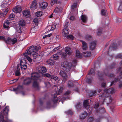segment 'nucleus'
I'll return each mask as SVG.
<instances>
[{"label":"nucleus","mask_w":122,"mask_h":122,"mask_svg":"<svg viewBox=\"0 0 122 122\" xmlns=\"http://www.w3.org/2000/svg\"><path fill=\"white\" fill-rule=\"evenodd\" d=\"M23 14L24 16L26 18L30 16V11L28 10H25L23 12Z\"/></svg>","instance_id":"nucleus-17"},{"label":"nucleus","mask_w":122,"mask_h":122,"mask_svg":"<svg viewBox=\"0 0 122 122\" xmlns=\"http://www.w3.org/2000/svg\"><path fill=\"white\" fill-rule=\"evenodd\" d=\"M119 79V77H118L117 78H115L114 80L111 82V86H112L113 84L115 82H117L118 81V80Z\"/></svg>","instance_id":"nucleus-46"},{"label":"nucleus","mask_w":122,"mask_h":122,"mask_svg":"<svg viewBox=\"0 0 122 122\" xmlns=\"http://www.w3.org/2000/svg\"><path fill=\"white\" fill-rule=\"evenodd\" d=\"M94 71V70L92 69H91L90 71V72L88 74H93V73H94V72H93Z\"/></svg>","instance_id":"nucleus-61"},{"label":"nucleus","mask_w":122,"mask_h":122,"mask_svg":"<svg viewBox=\"0 0 122 122\" xmlns=\"http://www.w3.org/2000/svg\"><path fill=\"white\" fill-rule=\"evenodd\" d=\"M32 81V80L30 78H27L24 80L23 83V85H28L31 83Z\"/></svg>","instance_id":"nucleus-12"},{"label":"nucleus","mask_w":122,"mask_h":122,"mask_svg":"<svg viewBox=\"0 0 122 122\" xmlns=\"http://www.w3.org/2000/svg\"><path fill=\"white\" fill-rule=\"evenodd\" d=\"M46 107L47 108H49L51 107V103L50 102H48L46 104Z\"/></svg>","instance_id":"nucleus-51"},{"label":"nucleus","mask_w":122,"mask_h":122,"mask_svg":"<svg viewBox=\"0 0 122 122\" xmlns=\"http://www.w3.org/2000/svg\"><path fill=\"white\" fill-rule=\"evenodd\" d=\"M59 56L58 55L56 54H55L52 56V57L54 60H56L58 58Z\"/></svg>","instance_id":"nucleus-39"},{"label":"nucleus","mask_w":122,"mask_h":122,"mask_svg":"<svg viewBox=\"0 0 122 122\" xmlns=\"http://www.w3.org/2000/svg\"><path fill=\"white\" fill-rule=\"evenodd\" d=\"M66 38L68 39H74V37L72 35H69L66 36Z\"/></svg>","instance_id":"nucleus-43"},{"label":"nucleus","mask_w":122,"mask_h":122,"mask_svg":"<svg viewBox=\"0 0 122 122\" xmlns=\"http://www.w3.org/2000/svg\"><path fill=\"white\" fill-rule=\"evenodd\" d=\"M106 11L105 10H102L101 11V14L102 15H105L106 14Z\"/></svg>","instance_id":"nucleus-45"},{"label":"nucleus","mask_w":122,"mask_h":122,"mask_svg":"<svg viewBox=\"0 0 122 122\" xmlns=\"http://www.w3.org/2000/svg\"><path fill=\"white\" fill-rule=\"evenodd\" d=\"M37 3L36 0L33 1L30 6V8L32 10H34L37 8Z\"/></svg>","instance_id":"nucleus-15"},{"label":"nucleus","mask_w":122,"mask_h":122,"mask_svg":"<svg viewBox=\"0 0 122 122\" xmlns=\"http://www.w3.org/2000/svg\"><path fill=\"white\" fill-rule=\"evenodd\" d=\"M96 43L95 41L91 42L89 46L90 50H94L96 46Z\"/></svg>","instance_id":"nucleus-14"},{"label":"nucleus","mask_w":122,"mask_h":122,"mask_svg":"<svg viewBox=\"0 0 122 122\" xmlns=\"http://www.w3.org/2000/svg\"><path fill=\"white\" fill-rule=\"evenodd\" d=\"M65 52L68 55L71 54L72 53V51L71 49L69 47H66V48Z\"/></svg>","instance_id":"nucleus-23"},{"label":"nucleus","mask_w":122,"mask_h":122,"mask_svg":"<svg viewBox=\"0 0 122 122\" xmlns=\"http://www.w3.org/2000/svg\"><path fill=\"white\" fill-rule=\"evenodd\" d=\"M23 86H19L17 88L15 89H14V90L15 91H18L19 90H20L23 89Z\"/></svg>","instance_id":"nucleus-38"},{"label":"nucleus","mask_w":122,"mask_h":122,"mask_svg":"<svg viewBox=\"0 0 122 122\" xmlns=\"http://www.w3.org/2000/svg\"><path fill=\"white\" fill-rule=\"evenodd\" d=\"M68 23L66 22L65 23L64 26V29L62 30V35L64 37H66L68 35L69 32L68 31Z\"/></svg>","instance_id":"nucleus-9"},{"label":"nucleus","mask_w":122,"mask_h":122,"mask_svg":"<svg viewBox=\"0 0 122 122\" xmlns=\"http://www.w3.org/2000/svg\"><path fill=\"white\" fill-rule=\"evenodd\" d=\"M120 64L122 66V61H121ZM120 71L121 72L120 74L119 77L120 78L119 79V81H121V82L120 83L118 86L119 88H121L122 87V67H119L118 69V72H119Z\"/></svg>","instance_id":"nucleus-6"},{"label":"nucleus","mask_w":122,"mask_h":122,"mask_svg":"<svg viewBox=\"0 0 122 122\" xmlns=\"http://www.w3.org/2000/svg\"><path fill=\"white\" fill-rule=\"evenodd\" d=\"M71 8L72 10H78L77 8V3H74L72 5Z\"/></svg>","instance_id":"nucleus-31"},{"label":"nucleus","mask_w":122,"mask_h":122,"mask_svg":"<svg viewBox=\"0 0 122 122\" xmlns=\"http://www.w3.org/2000/svg\"><path fill=\"white\" fill-rule=\"evenodd\" d=\"M83 55L85 57L89 56L91 55V52L90 51H88L86 52H83Z\"/></svg>","instance_id":"nucleus-33"},{"label":"nucleus","mask_w":122,"mask_h":122,"mask_svg":"<svg viewBox=\"0 0 122 122\" xmlns=\"http://www.w3.org/2000/svg\"><path fill=\"white\" fill-rule=\"evenodd\" d=\"M77 60H73L72 64L66 61H64L61 64V66L63 69L66 72L71 71V66H75L76 65Z\"/></svg>","instance_id":"nucleus-2"},{"label":"nucleus","mask_w":122,"mask_h":122,"mask_svg":"<svg viewBox=\"0 0 122 122\" xmlns=\"http://www.w3.org/2000/svg\"><path fill=\"white\" fill-rule=\"evenodd\" d=\"M75 17L73 16H71L70 18V20H71V21H73V20H75Z\"/></svg>","instance_id":"nucleus-62"},{"label":"nucleus","mask_w":122,"mask_h":122,"mask_svg":"<svg viewBox=\"0 0 122 122\" xmlns=\"http://www.w3.org/2000/svg\"><path fill=\"white\" fill-rule=\"evenodd\" d=\"M25 56L26 58L30 62H32V60L31 59L30 57L28 56L26 54H25Z\"/></svg>","instance_id":"nucleus-44"},{"label":"nucleus","mask_w":122,"mask_h":122,"mask_svg":"<svg viewBox=\"0 0 122 122\" xmlns=\"http://www.w3.org/2000/svg\"><path fill=\"white\" fill-rule=\"evenodd\" d=\"M81 103L79 102L78 103L76 106V107L77 109H78L81 106Z\"/></svg>","instance_id":"nucleus-58"},{"label":"nucleus","mask_w":122,"mask_h":122,"mask_svg":"<svg viewBox=\"0 0 122 122\" xmlns=\"http://www.w3.org/2000/svg\"><path fill=\"white\" fill-rule=\"evenodd\" d=\"M82 48L83 50H86L87 48V46L86 43V42L83 41H82Z\"/></svg>","instance_id":"nucleus-21"},{"label":"nucleus","mask_w":122,"mask_h":122,"mask_svg":"<svg viewBox=\"0 0 122 122\" xmlns=\"http://www.w3.org/2000/svg\"><path fill=\"white\" fill-rule=\"evenodd\" d=\"M40 8L41 9H45L48 6V4L46 2H44L40 3Z\"/></svg>","instance_id":"nucleus-13"},{"label":"nucleus","mask_w":122,"mask_h":122,"mask_svg":"<svg viewBox=\"0 0 122 122\" xmlns=\"http://www.w3.org/2000/svg\"><path fill=\"white\" fill-rule=\"evenodd\" d=\"M13 10L15 13H20L22 9L20 6H17L13 9Z\"/></svg>","instance_id":"nucleus-16"},{"label":"nucleus","mask_w":122,"mask_h":122,"mask_svg":"<svg viewBox=\"0 0 122 122\" xmlns=\"http://www.w3.org/2000/svg\"><path fill=\"white\" fill-rule=\"evenodd\" d=\"M119 10H122V0H121L120 2V4L118 8Z\"/></svg>","instance_id":"nucleus-49"},{"label":"nucleus","mask_w":122,"mask_h":122,"mask_svg":"<svg viewBox=\"0 0 122 122\" xmlns=\"http://www.w3.org/2000/svg\"><path fill=\"white\" fill-rule=\"evenodd\" d=\"M87 40H90L92 38V36H91L88 35L86 37Z\"/></svg>","instance_id":"nucleus-59"},{"label":"nucleus","mask_w":122,"mask_h":122,"mask_svg":"<svg viewBox=\"0 0 122 122\" xmlns=\"http://www.w3.org/2000/svg\"><path fill=\"white\" fill-rule=\"evenodd\" d=\"M33 86L34 88L38 89L39 88V84L36 81H34L33 85Z\"/></svg>","instance_id":"nucleus-30"},{"label":"nucleus","mask_w":122,"mask_h":122,"mask_svg":"<svg viewBox=\"0 0 122 122\" xmlns=\"http://www.w3.org/2000/svg\"><path fill=\"white\" fill-rule=\"evenodd\" d=\"M56 26L55 25H51V30H54L56 28Z\"/></svg>","instance_id":"nucleus-60"},{"label":"nucleus","mask_w":122,"mask_h":122,"mask_svg":"<svg viewBox=\"0 0 122 122\" xmlns=\"http://www.w3.org/2000/svg\"><path fill=\"white\" fill-rule=\"evenodd\" d=\"M40 76V75L39 74L36 72H34L31 74L30 78L32 80H37Z\"/></svg>","instance_id":"nucleus-11"},{"label":"nucleus","mask_w":122,"mask_h":122,"mask_svg":"<svg viewBox=\"0 0 122 122\" xmlns=\"http://www.w3.org/2000/svg\"><path fill=\"white\" fill-rule=\"evenodd\" d=\"M25 21L23 20H20L19 22V24L20 26H24L25 25Z\"/></svg>","instance_id":"nucleus-29"},{"label":"nucleus","mask_w":122,"mask_h":122,"mask_svg":"<svg viewBox=\"0 0 122 122\" xmlns=\"http://www.w3.org/2000/svg\"><path fill=\"white\" fill-rule=\"evenodd\" d=\"M45 84L46 85V86L47 87H49L51 86V84H50L49 82H47L45 83Z\"/></svg>","instance_id":"nucleus-52"},{"label":"nucleus","mask_w":122,"mask_h":122,"mask_svg":"<svg viewBox=\"0 0 122 122\" xmlns=\"http://www.w3.org/2000/svg\"><path fill=\"white\" fill-rule=\"evenodd\" d=\"M74 81H68L67 85V86L69 88H71L73 86Z\"/></svg>","instance_id":"nucleus-26"},{"label":"nucleus","mask_w":122,"mask_h":122,"mask_svg":"<svg viewBox=\"0 0 122 122\" xmlns=\"http://www.w3.org/2000/svg\"><path fill=\"white\" fill-rule=\"evenodd\" d=\"M9 8H7L6 10L4 11V12L1 13L0 14V17L2 18L3 17H4L9 10Z\"/></svg>","instance_id":"nucleus-24"},{"label":"nucleus","mask_w":122,"mask_h":122,"mask_svg":"<svg viewBox=\"0 0 122 122\" xmlns=\"http://www.w3.org/2000/svg\"><path fill=\"white\" fill-rule=\"evenodd\" d=\"M9 111V107L8 106L6 107L4 109L3 112H0V122H11L12 120L9 119L7 117H6V120L4 119V115L7 116V115L8 112Z\"/></svg>","instance_id":"nucleus-3"},{"label":"nucleus","mask_w":122,"mask_h":122,"mask_svg":"<svg viewBox=\"0 0 122 122\" xmlns=\"http://www.w3.org/2000/svg\"><path fill=\"white\" fill-rule=\"evenodd\" d=\"M60 1H59V0H51V4L52 6L53 5L55 4H60Z\"/></svg>","instance_id":"nucleus-27"},{"label":"nucleus","mask_w":122,"mask_h":122,"mask_svg":"<svg viewBox=\"0 0 122 122\" xmlns=\"http://www.w3.org/2000/svg\"><path fill=\"white\" fill-rule=\"evenodd\" d=\"M18 66V65L17 66V69L15 72V75L16 76H19L20 75V68Z\"/></svg>","instance_id":"nucleus-25"},{"label":"nucleus","mask_w":122,"mask_h":122,"mask_svg":"<svg viewBox=\"0 0 122 122\" xmlns=\"http://www.w3.org/2000/svg\"><path fill=\"white\" fill-rule=\"evenodd\" d=\"M38 49V47L36 46H30L27 51L28 54L31 55L33 56L34 58H36L37 54L36 52Z\"/></svg>","instance_id":"nucleus-4"},{"label":"nucleus","mask_w":122,"mask_h":122,"mask_svg":"<svg viewBox=\"0 0 122 122\" xmlns=\"http://www.w3.org/2000/svg\"><path fill=\"white\" fill-rule=\"evenodd\" d=\"M45 76L47 77H51H51L52 76V75H51V74L49 73H47L45 74Z\"/></svg>","instance_id":"nucleus-55"},{"label":"nucleus","mask_w":122,"mask_h":122,"mask_svg":"<svg viewBox=\"0 0 122 122\" xmlns=\"http://www.w3.org/2000/svg\"><path fill=\"white\" fill-rule=\"evenodd\" d=\"M51 25H49L47 26L46 29L48 30V32H49L51 30Z\"/></svg>","instance_id":"nucleus-53"},{"label":"nucleus","mask_w":122,"mask_h":122,"mask_svg":"<svg viewBox=\"0 0 122 122\" xmlns=\"http://www.w3.org/2000/svg\"><path fill=\"white\" fill-rule=\"evenodd\" d=\"M17 41V39L15 38H11L10 37L7 38V44L13 45L16 43Z\"/></svg>","instance_id":"nucleus-8"},{"label":"nucleus","mask_w":122,"mask_h":122,"mask_svg":"<svg viewBox=\"0 0 122 122\" xmlns=\"http://www.w3.org/2000/svg\"><path fill=\"white\" fill-rule=\"evenodd\" d=\"M61 57L63 58H65L66 56V54L65 52H62L60 54Z\"/></svg>","instance_id":"nucleus-47"},{"label":"nucleus","mask_w":122,"mask_h":122,"mask_svg":"<svg viewBox=\"0 0 122 122\" xmlns=\"http://www.w3.org/2000/svg\"><path fill=\"white\" fill-rule=\"evenodd\" d=\"M93 119V117H89L87 119V121L89 122H92Z\"/></svg>","instance_id":"nucleus-54"},{"label":"nucleus","mask_w":122,"mask_h":122,"mask_svg":"<svg viewBox=\"0 0 122 122\" xmlns=\"http://www.w3.org/2000/svg\"><path fill=\"white\" fill-rule=\"evenodd\" d=\"M62 88L61 87L58 91H56L55 93L52 94V96L53 97L52 100L54 103H56L58 101V98L57 97L56 94L60 95L62 92Z\"/></svg>","instance_id":"nucleus-5"},{"label":"nucleus","mask_w":122,"mask_h":122,"mask_svg":"<svg viewBox=\"0 0 122 122\" xmlns=\"http://www.w3.org/2000/svg\"><path fill=\"white\" fill-rule=\"evenodd\" d=\"M10 22L9 20H6L4 24L3 27L5 28H8L9 27L8 26L10 24Z\"/></svg>","instance_id":"nucleus-20"},{"label":"nucleus","mask_w":122,"mask_h":122,"mask_svg":"<svg viewBox=\"0 0 122 122\" xmlns=\"http://www.w3.org/2000/svg\"><path fill=\"white\" fill-rule=\"evenodd\" d=\"M51 78L55 80L56 81H58V77L56 76H52L51 77Z\"/></svg>","instance_id":"nucleus-42"},{"label":"nucleus","mask_w":122,"mask_h":122,"mask_svg":"<svg viewBox=\"0 0 122 122\" xmlns=\"http://www.w3.org/2000/svg\"><path fill=\"white\" fill-rule=\"evenodd\" d=\"M67 114L69 115H71L73 113L72 112L71 110H69L65 112Z\"/></svg>","instance_id":"nucleus-48"},{"label":"nucleus","mask_w":122,"mask_h":122,"mask_svg":"<svg viewBox=\"0 0 122 122\" xmlns=\"http://www.w3.org/2000/svg\"><path fill=\"white\" fill-rule=\"evenodd\" d=\"M88 100L84 101L83 102V106L86 109H88L90 107V106L89 105Z\"/></svg>","instance_id":"nucleus-19"},{"label":"nucleus","mask_w":122,"mask_h":122,"mask_svg":"<svg viewBox=\"0 0 122 122\" xmlns=\"http://www.w3.org/2000/svg\"><path fill=\"white\" fill-rule=\"evenodd\" d=\"M46 62L49 65H53L54 63L53 61L51 59L48 60L46 61Z\"/></svg>","instance_id":"nucleus-35"},{"label":"nucleus","mask_w":122,"mask_h":122,"mask_svg":"<svg viewBox=\"0 0 122 122\" xmlns=\"http://www.w3.org/2000/svg\"><path fill=\"white\" fill-rule=\"evenodd\" d=\"M8 3L7 2H5L1 5V6L2 8V10L5 9V10L7 8H9L7 7L9 5V4H8Z\"/></svg>","instance_id":"nucleus-18"},{"label":"nucleus","mask_w":122,"mask_h":122,"mask_svg":"<svg viewBox=\"0 0 122 122\" xmlns=\"http://www.w3.org/2000/svg\"><path fill=\"white\" fill-rule=\"evenodd\" d=\"M59 74L63 78L62 80V83H64L67 80L68 78V76L65 71L61 70L60 71Z\"/></svg>","instance_id":"nucleus-7"},{"label":"nucleus","mask_w":122,"mask_h":122,"mask_svg":"<svg viewBox=\"0 0 122 122\" xmlns=\"http://www.w3.org/2000/svg\"><path fill=\"white\" fill-rule=\"evenodd\" d=\"M116 48L114 47H113V46H110L109 49V51H111L112 50H114Z\"/></svg>","instance_id":"nucleus-50"},{"label":"nucleus","mask_w":122,"mask_h":122,"mask_svg":"<svg viewBox=\"0 0 122 122\" xmlns=\"http://www.w3.org/2000/svg\"><path fill=\"white\" fill-rule=\"evenodd\" d=\"M51 35H52L51 34H50L48 35H45V36H43V38L44 39L46 37H50V36H51Z\"/></svg>","instance_id":"nucleus-57"},{"label":"nucleus","mask_w":122,"mask_h":122,"mask_svg":"<svg viewBox=\"0 0 122 122\" xmlns=\"http://www.w3.org/2000/svg\"><path fill=\"white\" fill-rule=\"evenodd\" d=\"M26 62L25 60H21L20 61V66H22L26 65Z\"/></svg>","instance_id":"nucleus-37"},{"label":"nucleus","mask_w":122,"mask_h":122,"mask_svg":"<svg viewBox=\"0 0 122 122\" xmlns=\"http://www.w3.org/2000/svg\"><path fill=\"white\" fill-rule=\"evenodd\" d=\"M43 13V12L41 11H39L36 12L35 15L37 16L40 17L42 15Z\"/></svg>","instance_id":"nucleus-36"},{"label":"nucleus","mask_w":122,"mask_h":122,"mask_svg":"<svg viewBox=\"0 0 122 122\" xmlns=\"http://www.w3.org/2000/svg\"><path fill=\"white\" fill-rule=\"evenodd\" d=\"M115 92V89L113 88H109L107 90L104 91V93L99 97V99H100V102L102 104L103 103L105 100L109 101L108 103L111 102L112 99L111 97L109 96V94H113Z\"/></svg>","instance_id":"nucleus-1"},{"label":"nucleus","mask_w":122,"mask_h":122,"mask_svg":"<svg viewBox=\"0 0 122 122\" xmlns=\"http://www.w3.org/2000/svg\"><path fill=\"white\" fill-rule=\"evenodd\" d=\"M86 81L89 84H90L92 82V81L91 79L90 78H87L86 79Z\"/></svg>","instance_id":"nucleus-41"},{"label":"nucleus","mask_w":122,"mask_h":122,"mask_svg":"<svg viewBox=\"0 0 122 122\" xmlns=\"http://www.w3.org/2000/svg\"><path fill=\"white\" fill-rule=\"evenodd\" d=\"M15 16V15L14 14H11L9 16L10 19L11 20H13Z\"/></svg>","instance_id":"nucleus-40"},{"label":"nucleus","mask_w":122,"mask_h":122,"mask_svg":"<svg viewBox=\"0 0 122 122\" xmlns=\"http://www.w3.org/2000/svg\"><path fill=\"white\" fill-rule=\"evenodd\" d=\"M0 40H1L5 42L7 44V38H6L4 36H0Z\"/></svg>","instance_id":"nucleus-34"},{"label":"nucleus","mask_w":122,"mask_h":122,"mask_svg":"<svg viewBox=\"0 0 122 122\" xmlns=\"http://www.w3.org/2000/svg\"><path fill=\"white\" fill-rule=\"evenodd\" d=\"M82 55L80 53L78 50H76V57L77 58H80L81 57Z\"/></svg>","instance_id":"nucleus-28"},{"label":"nucleus","mask_w":122,"mask_h":122,"mask_svg":"<svg viewBox=\"0 0 122 122\" xmlns=\"http://www.w3.org/2000/svg\"><path fill=\"white\" fill-rule=\"evenodd\" d=\"M81 19L82 21L84 22H86L87 20V16L84 15H82L81 16Z\"/></svg>","instance_id":"nucleus-22"},{"label":"nucleus","mask_w":122,"mask_h":122,"mask_svg":"<svg viewBox=\"0 0 122 122\" xmlns=\"http://www.w3.org/2000/svg\"><path fill=\"white\" fill-rule=\"evenodd\" d=\"M20 66L21 69L22 70H25L27 68L26 65L22 66Z\"/></svg>","instance_id":"nucleus-56"},{"label":"nucleus","mask_w":122,"mask_h":122,"mask_svg":"<svg viewBox=\"0 0 122 122\" xmlns=\"http://www.w3.org/2000/svg\"><path fill=\"white\" fill-rule=\"evenodd\" d=\"M87 113L86 112H84V113L81 115L80 116V118L81 119H84L87 115Z\"/></svg>","instance_id":"nucleus-32"},{"label":"nucleus","mask_w":122,"mask_h":122,"mask_svg":"<svg viewBox=\"0 0 122 122\" xmlns=\"http://www.w3.org/2000/svg\"><path fill=\"white\" fill-rule=\"evenodd\" d=\"M38 72L40 73H43L46 71V67L43 66H39L37 68Z\"/></svg>","instance_id":"nucleus-10"},{"label":"nucleus","mask_w":122,"mask_h":122,"mask_svg":"<svg viewBox=\"0 0 122 122\" xmlns=\"http://www.w3.org/2000/svg\"><path fill=\"white\" fill-rule=\"evenodd\" d=\"M33 22L36 23V24L38 22V20L37 19L35 18L33 20Z\"/></svg>","instance_id":"nucleus-63"},{"label":"nucleus","mask_w":122,"mask_h":122,"mask_svg":"<svg viewBox=\"0 0 122 122\" xmlns=\"http://www.w3.org/2000/svg\"><path fill=\"white\" fill-rule=\"evenodd\" d=\"M102 86L103 87H105L106 86V83L105 82L102 83L101 84Z\"/></svg>","instance_id":"nucleus-64"}]
</instances>
